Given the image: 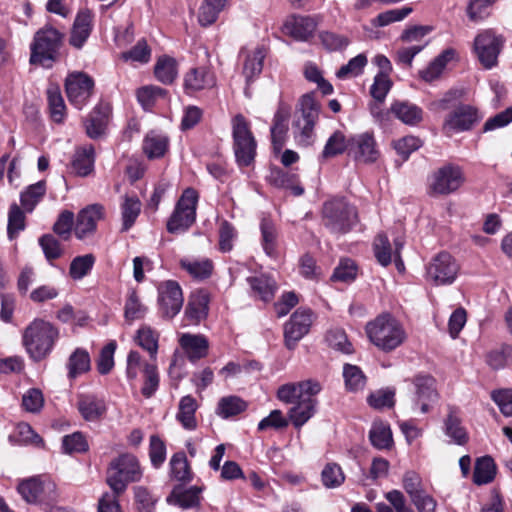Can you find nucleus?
<instances>
[{"label":"nucleus","instance_id":"21","mask_svg":"<svg viewBox=\"0 0 512 512\" xmlns=\"http://www.w3.org/2000/svg\"><path fill=\"white\" fill-rule=\"evenodd\" d=\"M103 217V206L99 204L89 205L82 209L77 216L75 224V235L78 239H84L93 234L97 222Z\"/></svg>","mask_w":512,"mask_h":512},{"label":"nucleus","instance_id":"38","mask_svg":"<svg viewBox=\"0 0 512 512\" xmlns=\"http://www.w3.org/2000/svg\"><path fill=\"white\" fill-rule=\"evenodd\" d=\"M496 475V464L492 457L483 456L476 460L473 472V482L484 485L492 482Z\"/></svg>","mask_w":512,"mask_h":512},{"label":"nucleus","instance_id":"9","mask_svg":"<svg viewBox=\"0 0 512 512\" xmlns=\"http://www.w3.org/2000/svg\"><path fill=\"white\" fill-rule=\"evenodd\" d=\"M464 181L465 176L461 167L447 164L437 169L430 176L428 193L432 196L449 195L457 191Z\"/></svg>","mask_w":512,"mask_h":512},{"label":"nucleus","instance_id":"60","mask_svg":"<svg viewBox=\"0 0 512 512\" xmlns=\"http://www.w3.org/2000/svg\"><path fill=\"white\" fill-rule=\"evenodd\" d=\"M374 255L382 266H388L392 261L391 244L385 234H378L373 244Z\"/></svg>","mask_w":512,"mask_h":512},{"label":"nucleus","instance_id":"20","mask_svg":"<svg viewBox=\"0 0 512 512\" xmlns=\"http://www.w3.org/2000/svg\"><path fill=\"white\" fill-rule=\"evenodd\" d=\"M316 27L317 23L311 16L293 14L286 19L283 30L297 41H307L313 36Z\"/></svg>","mask_w":512,"mask_h":512},{"label":"nucleus","instance_id":"2","mask_svg":"<svg viewBox=\"0 0 512 512\" xmlns=\"http://www.w3.org/2000/svg\"><path fill=\"white\" fill-rule=\"evenodd\" d=\"M59 332L50 322L34 319L22 333V344L35 362L44 360L52 351Z\"/></svg>","mask_w":512,"mask_h":512},{"label":"nucleus","instance_id":"36","mask_svg":"<svg viewBox=\"0 0 512 512\" xmlns=\"http://www.w3.org/2000/svg\"><path fill=\"white\" fill-rule=\"evenodd\" d=\"M455 55L456 51L453 48L445 49L425 69L419 72L420 77L426 82L434 81L441 75L447 63L451 61Z\"/></svg>","mask_w":512,"mask_h":512},{"label":"nucleus","instance_id":"11","mask_svg":"<svg viewBox=\"0 0 512 512\" xmlns=\"http://www.w3.org/2000/svg\"><path fill=\"white\" fill-rule=\"evenodd\" d=\"M94 80L84 72L70 73L65 80V91L69 102L77 109H82L94 91Z\"/></svg>","mask_w":512,"mask_h":512},{"label":"nucleus","instance_id":"23","mask_svg":"<svg viewBox=\"0 0 512 512\" xmlns=\"http://www.w3.org/2000/svg\"><path fill=\"white\" fill-rule=\"evenodd\" d=\"M76 406L83 419L89 422L100 420L107 412L105 401L92 394L79 395Z\"/></svg>","mask_w":512,"mask_h":512},{"label":"nucleus","instance_id":"39","mask_svg":"<svg viewBox=\"0 0 512 512\" xmlns=\"http://www.w3.org/2000/svg\"><path fill=\"white\" fill-rule=\"evenodd\" d=\"M180 266L184 269L192 278L196 280L208 279L214 270L213 262L210 259L201 260H180Z\"/></svg>","mask_w":512,"mask_h":512},{"label":"nucleus","instance_id":"3","mask_svg":"<svg viewBox=\"0 0 512 512\" xmlns=\"http://www.w3.org/2000/svg\"><path fill=\"white\" fill-rule=\"evenodd\" d=\"M369 340L381 351L391 352L406 339L402 324L391 314L383 313L366 325Z\"/></svg>","mask_w":512,"mask_h":512},{"label":"nucleus","instance_id":"55","mask_svg":"<svg viewBox=\"0 0 512 512\" xmlns=\"http://www.w3.org/2000/svg\"><path fill=\"white\" fill-rule=\"evenodd\" d=\"M343 377L346 388L350 391H358L365 387L366 377L356 365L346 364L343 368Z\"/></svg>","mask_w":512,"mask_h":512},{"label":"nucleus","instance_id":"10","mask_svg":"<svg viewBox=\"0 0 512 512\" xmlns=\"http://www.w3.org/2000/svg\"><path fill=\"white\" fill-rule=\"evenodd\" d=\"M459 271L457 260L448 252H440L427 265L426 276L436 286L451 285Z\"/></svg>","mask_w":512,"mask_h":512},{"label":"nucleus","instance_id":"45","mask_svg":"<svg viewBox=\"0 0 512 512\" xmlns=\"http://www.w3.org/2000/svg\"><path fill=\"white\" fill-rule=\"evenodd\" d=\"M171 476L180 482L188 483L192 480L191 472L187 457L184 452L175 453L170 460Z\"/></svg>","mask_w":512,"mask_h":512},{"label":"nucleus","instance_id":"29","mask_svg":"<svg viewBox=\"0 0 512 512\" xmlns=\"http://www.w3.org/2000/svg\"><path fill=\"white\" fill-rule=\"evenodd\" d=\"M253 296L264 301L270 302L277 291L276 281L268 275L260 274L247 278Z\"/></svg>","mask_w":512,"mask_h":512},{"label":"nucleus","instance_id":"62","mask_svg":"<svg viewBox=\"0 0 512 512\" xmlns=\"http://www.w3.org/2000/svg\"><path fill=\"white\" fill-rule=\"evenodd\" d=\"M116 348V342L110 341L101 349L97 360V370L101 375H106L113 369Z\"/></svg>","mask_w":512,"mask_h":512},{"label":"nucleus","instance_id":"31","mask_svg":"<svg viewBox=\"0 0 512 512\" xmlns=\"http://www.w3.org/2000/svg\"><path fill=\"white\" fill-rule=\"evenodd\" d=\"M390 111L401 122L411 126L419 124L423 119L422 109L408 101H395L391 105Z\"/></svg>","mask_w":512,"mask_h":512},{"label":"nucleus","instance_id":"22","mask_svg":"<svg viewBox=\"0 0 512 512\" xmlns=\"http://www.w3.org/2000/svg\"><path fill=\"white\" fill-rule=\"evenodd\" d=\"M179 345L192 363L208 355L209 341L202 334L184 333L179 338Z\"/></svg>","mask_w":512,"mask_h":512},{"label":"nucleus","instance_id":"12","mask_svg":"<svg viewBox=\"0 0 512 512\" xmlns=\"http://www.w3.org/2000/svg\"><path fill=\"white\" fill-rule=\"evenodd\" d=\"M480 119L476 107L461 103L446 115L442 130L447 135L469 131Z\"/></svg>","mask_w":512,"mask_h":512},{"label":"nucleus","instance_id":"35","mask_svg":"<svg viewBox=\"0 0 512 512\" xmlns=\"http://www.w3.org/2000/svg\"><path fill=\"white\" fill-rule=\"evenodd\" d=\"M289 111L284 107H279L273 118V125L271 127V140L275 151H280L285 142V135L287 133V120Z\"/></svg>","mask_w":512,"mask_h":512},{"label":"nucleus","instance_id":"64","mask_svg":"<svg viewBox=\"0 0 512 512\" xmlns=\"http://www.w3.org/2000/svg\"><path fill=\"white\" fill-rule=\"evenodd\" d=\"M357 267L352 259H342L331 276L333 281L349 282L355 279Z\"/></svg>","mask_w":512,"mask_h":512},{"label":"nucleus","instance_id":"6","mask_svg":"<svg viewBox=\"0 0 512 512\" xmlns=\"http://www.w3.org/2000/svg\"><path fill=\"white\" fill-rule=\"evenodd\" d=\"M233 149L239 166H250L256 156L257 142L250 128V123L242 114L232 119Z\"/></svg>","mask_w":512,"mask_h":512},{"label":"nucleus","instance_id":"61","mask_svg":"<svg viewBox=\"0 0 512 512\" xmlns=\"http://www.w3.org/2000/svg\"><path fill=\"white\" fill-rule=\"evenodd\" d=\"M321 479L326 488H336L344 482L345 476L339 465L329 463L322 470Z\"/></svg>","mask_w":512,"mask_h":512},{"label":"nucleus","instance_id":"52","mask_svg":"<svg viewBox=\"0 0 512 512\" xmlns=\"http://www.w3.org/2000/svg\"><path fill=\"white\" fill-rule=\"evenodd\" d=\"M39 245L48 262L61 258L64 254V248L61 243L52 234H44L39 238Z\"/></svg>","mask_w":512,"mask_h":512},{"label":"nucleus","instance_id":"15","mask_svg":"<svg viewBox=\"0 0 512 512\" xmlns=\"http://www.w3.org/2000/svg\"><path fill=\"white\" fill-rule=\"evenodd\" d=\"M313 313L307 308H298L290 317L289 321L284 325L285 346L289 350L296 347L300 341L310 330L312 325Z\"/></svg>","mask_w":512,"mask_h":512},{"label":"nucleus","instance_id":"54","mask_svg":"<svg viewBox=\"0 0 512 512\" xmlns=\"http://www.w3.org/2000/svg\"><path fill=\"white\" fill-rule=\"evenodd\" d=\"M264 54L261 49H256L246 56L243 65V74L247 82L259 75L263 69Z\"/></svg>","mask_w":512,"mask_h":512},{"label":"nucleus","instance_id":"49","mask_svg":"<svg viewBox=\"0 0 512 512\" xmlns=\"http://www.w3.org/2000/svg\"><path fill=\"white\" fill-rule=\"evenodd\" d=\"M95 263V256L93 254H85L75 257L69 267V276L73 280H80L87 276L92 270Z\"/></svg>","mask_w":512,"mask_h":512},{"label":"nucleus","instance_id":"8","mask_svg":"<svg viewBox=\"0 0 512 512\" xmlns=\"http://www.w3.org/2000/svg\"><path fill=\"white\" fill-rule=\"evenodd\" d=\"M198 193L193 188L184 190L167 222V231L172 234L186 231L196 219Z\"/></svg>","mask_w":512,"mask_h":512},{"label":"nucleus","instance_id":"17","mask_svg":"<svg viewBox=\"0 0 512 512\" xmlns=\"http://www.w3.org/2000/svg\"><path fill=\"white\" fill-rule=\"evenodd\" d=\"M158 302L164 317L173 318L183 305V293L180 285L173 280L162 282L158 287Z\"/></svg>","mask_w":512,"mask_h":512},{"label":"nucleus","instance_id":"24","mask_svg":"<svg viewBox=\"0 0 512 512\" xmlns=\"http://www.w3.org/2000/svg\"><path fill=\"white\" fill-rule=\"evenodd\" d=\"M92 18L91 11L87 9L77 13L69 38L71 46L77 49L83 47L92 31Z\"/></svg>","mask_w":512,"mask_h":512},{"label":"nucleus","instance_id":"50","mask_svg":"<svg viewBox=\"0 0 512 512\" xmlns=\"http://www.w3.org/2000/svg\"><path fill=\"white\" fill-rule=\"evenodd\" d=\"M349 139H346L340 131H335L327 140L322 156L324 158L335 157L343 152L348 153Z\"/></svg>","mask_w":512,"mask_h":512},{"label":"nucleus","instance_id":"28","mask_svg":"<svg viewBox=\"0 0 512 512\" xmlns=\"http://www.w3.org/2000/svg\"><path fill=\"white\" fill-rule=\"evenodd\" d=\"M315 395L307 394L289 410V419L296 428L303 426L315 413Z\"/></svg>","mask_w":512,"mask_h":512},{"label":"nucleus","instance_id":"56","mask_svg":"<svg viewBox=\"0 0 512 512\" xmlns=\"http://www.w3.org/2000/svg\"><path fill=\"white\" fill-rule=\"evenodd\" d=\"M395 389H380L367 397L368 404L374 409L392 408L395 404Z\"/></svg>","mask_w":512,"mask_h":512},{"label":"nucleus","instance_id":"47","mask_svg":"<svg viewBox=\"0 0 512 512\" xmlns=\"http://www.w3.org/2000/svg\"><path fill=\"white\" fill-rule=\"evenodd\" d=\"M159 335L149 326H142L137 331L136 342L145 349L151 360H155L158 352Z\"/></svg>","mask_w":512,"mask_h":512},{"label":"nucleus","instance_id":"18","mask_svg":"<svg viewBox=\"0 0 512 512\" xmlns=\"http://www.w3.org/2000/svg\"><path fill=\"white\" fill-rule=\"evenodd\" d=\"M412 383L415 387L414 408H419L423 414L428 413L438 400L435 379L430 375L420 374L413 378Z\"/></svg>","mask_w":512,"mask_h":512},{"label":"nucleus","instance_id":"19","mask_svg":"<svg viewBox=\"0 0 512 512\" xmlns=\"http://www.w3.org/2000/svg\"><path fill=\"white\" fill-rule=\"evenodd\" d=\"M320 391V383L313 380L287 383L278 388L277 398L284 403L295 404L307 394L317 395Z\"/></svg>","mask_w":512,"mask_h":512},{"label":"nucleus","instance_id":"59","mask_svg":"<svg viewBox=\"0 0 512 512\" xmlns=\"http://www.w3.org/2000/svg\"><path fill=\"white\" fill-rule=\"evenodd\" d=\"M496 0H470L466 12L472 22H479L490 15V8Z\"/></svg>","mask_w":512,"mask_h":512},{"label":"nucleus","instance_id":"5","mask_svg":"<svg viewBox=\"0 0 512 512\" xmlns=\"http://www.w3.org/2000/svg\"><path fill=\"white\" fill-rule=\"evenodd\" d=\"M143 476L137 457L123 453L114 458L106 471V484L116 493H124L130 483L139 482Z\"/></svg>","mask_w":512,"mask_h":512},{"label":"nucleus","instance_id":"34","mask_svg":"<svg viewBox=\"0 0 512 512\" xmlns=\"http://www.w3.org/2000/svg\"><path fill=\"white\" fill-rule=\"evenodd\" d=\"M197 407L198 405L194 397L187 395L181 398L176 418L181 423L183 428L187 430L196 429L197 421L195 413Z\"/></svg>","mask_w":512,"mask_h":512},{"label":"nucleus","instance_id":"57","mask_svg":"<svg viewBox=\"0 0 512 512\" xmlns=\"http://www.w3.org/2000/svg\"><path fill=\"white\" fill-rule=\"evenodd\" d=\"M262 234V246L265 253L274 256L276 252L277 232L274 224L267 219H263L260 224Z\"/></svg>","mask_w":512,"mask_h":512},{"label":"nucleus","instance_id":"51","mask_svg":"<svg viewBox=\"0 0 512 512\" xmlns=\"http://www.w3.org/2000/svg\"><path fill=\"white\" fill-rule=\"evenodd\" d=\"M121 208L123 220L122 231H127L135 223L141 210V203L136 197L126 196Z\"/></svg>","mask_w":512,"mask_h":512},{"label":"nucleus","instance_id":"48","mask_svg":"<svg viewBox=\"0 0 512 512\" xmlns=\"http://www.w3.org/2000/svg\"><path fill=\"white\" fill-rule=\"evenodd\" d=\"M46 193L45 181H39L30 185L21 193V205L27 212L33 211L37 203L43 198Z\"/></svg>","mask_w":512,"mask_h":512},{"label":"nucleus","instance_id":"58","mask_svg":"<svg viewBox=\"0 0 512 512\" xmlns=\"http://www.w3.org/2000/svg\"><path fill=\"white\" fill-rule=\"evenodd\" d=\"M145 313L146 307L140 302L137 292L135 290L130 291L124 308L125 319L131 322L143 318Z\"/></svg>","mask_w":512,"mask_h":512},{"label":"nucleus","instance_id":"44","mask_svg":"<svg viewBox=\"0 0 512 512\" xmlns=\"http://www.w3.org/2000/svg\"><path fill=\"white\" fill-rule=\"evenodd\" d=\"M371 444L379 449H389L393 445L392 432L388 425L383 422H375L369 432Z\"/></svg>","mask_w":512,"mask_h":512},{"label":"nucleus","instance_id":"25","mask_svg":"<svg viewBox=\"0 0 512 512\" xmlns=\"http://www.w3.org/2000/svg\"><path fill=\"white\" fill-rule=\"evenodd\" d=\"M203 491L202 486H191L184 489L182 486H175L171 494L167 497V502L177 505L182 509H189L200 506V494Z\"/></svg>","mask_w":512,"mask_h":512},{"label":"nucleus","instance_id":"13","mask_svg":"<svg viewBox=\"0 0 512 512\" xmlns=\"http://www.w3.org/2000/svg\"><path fill=\"white\" fill-rule=\"evenodd\" d=\"M18 492L28 503L49 504L56 500L55 484L40 477L22 481L18 485Z\"/></svg>","mask_w":512,"mask_h":512},{"label":"nucleus","instance_id":"53","mask_svg":"<svg viewBox=\"0 0 512 512\" xmlns=\"http://www.w3.org/2000/svg\"><path fill=\"white\" fill-rule=\"evenodd\" d=\"M144 383L141 393L145 398H151L159 387V374L154 363H145L143 367Z\"/></svg>","mask_w":512,"mask_h":512},{"label":"nucleus","instance_id":"46","mask_svg":"<svg viewBox=\"0 0 512 512\" xmlns=\"http://www.w3.org/2000/svg\"><path fill=\"white\" fill-rule=\"evenodd\" d=\"M168 148V138L151 132L143 141V151L148 158L162 157Z\"/></svg>","mask_w":512,"mask_h":512},{"label":"nucleus","instance_id":"30","mask_svg":"<svg viewBox=\"0 0 512 512\" xmlns=\"http://www.w3.org/2000/svg\"><path fill=\"white\" fill-rule=\"evenodd\" d=\"M269 182L276 188L290 190L294 196H301L304 193L298 176L289 171L273 169L269 176Z\"/></svg>","mask_w":512,"mask_h":512},{"label":"nucleus","instance_id":"1","mask_svg":"<svg viewBox=\"0 0 512 512\" xmlns=\"http://www.w3.org/2000/svg\"><path fill=\"white\" fill-rule=\"evenodd\" d=\"M322 223L330 233L344 235L359 223L358 209L344 197H335L323 203Z\"/></svg>","mask_w":512,"mask_h":512},{"label":"nucleus","instance_id":"14","mask_svg":"<svg viewBox=\"0 0 512 512\" xmlns=\"http://www.w3.org/2000/svg\"><path fill=\"white\" fill-rule=\"evenodd\" d=\"M348 156L362 164L375 163L380 151L373 134L365 132L349 138Z\"/></svg>","mask_w":512,"mask_h":512},{"label":"nucleus","instance_id":"27","mask_svg":"<svg viewBox=\"0 0 512 512\" xmlns=\"http://www.w3.org/2000/svg\"><path fill=\"white\" fill-rule=\"evenodd\" d=\"M109 107L107 105H97L89 114L85 129L87 135L92 139H97L105 132L108 124Z\"/></svg>","mask_w":512,"mask_h":512},{"label":"nucleus","instance_id":"16","mask_svg":"<svg viewBox=\"0 0 512 512\" xmlns=\"http://www.w3.org/2000/svg\"><path fill=\"white\" fill-rule=\"evenodd\" d=\"M503 40L492 30H485L474 40V49L479 61L485 68H492L502 48Z\"/></svg>","mask_w":512,"mask_h":512},{"label":"nucleus","instance_id":"26","mask_svg":"<svg viewBox=\"0 0 512 512\" xmlns=\"http://www.w3.org/2000/svg\"><path fill=\"white\" fill-rule=\"evenodd\" d=\"M215 85V76L207 67L190 69L184 78V88L187 91L208 89Z\"/></svg>","mask_w":512,"mask_h":512},{"label":"nucleus","instance_id":"33","mask_svg":"<svg viewBox=\"0 0 512 512\" xmlns=\"http://www.w3.org/2000/svg\"><path fill=\"white\" fill-rule=\"evenodd\" d=\"M209 298L205 292L193 294L190 298L185 315L191 323L197 324L208 314Z\"/></svg>","mask_w":512,"mask_h":512},{"label":"nucleus","instance_id":"41","mask_svg":"<svg viewBox=\"0 0 512 512\" xmlns=\"http://www.w3.org/2000/svg\"><path fill=\"white\" fill-rule=\"evenodd\" d=\"M445 434L457 445H464L468 442V434L461 424V419L456 415L454 409H450L444 422Z\"/></svg>","mask_w":512,"mask_h":512},{"label":"nucleus","instance_id":"7","mask_svg":"<svg viewBox=\"0 0 512 512\" xmlns=\"http://www.w3.org/2000/svg\"><path fill=\"white\" fill-rule=\"evenodd\" d=\"M300 108L295 114L293 130L296 140L304 146L311 142L314 126L318 120L319 107L313 96L306 94L300 99Z\"/></svg>","mask_w":512,"mask_h":512},{"label":"nucleus","instance_id":"32","mask_svg":"<svg viewBox=\"0 0 512 512\" xmlns=\"http://www.w3.org/2000/svg\"><path fill=\"white\" fill-rule=\"evenodd\" d=\"M94 161H95V151L92 145H87L81 148H78L72 160V168L74 172L81 176L85 177L89 175L94 169Z\"/></svg>","mask_w":512,"mask_h":512},{"label":"nucleus","instance_id":"4","mask_svg":"<svg viewBox=\"0 0 512 512\" xmlns=\"http://www.w3.org/2000/svg\"><path fill=\"white\" fill-rule=\"evenodd\" d=\"M63 40L64 34L52 26L39 29L30 45V64L51 68L60 58Z\"/></svg>","mask_w":512,"mask_h":512},{"label":"nucleus","instance_id":"40","mask_svg":"<svg viewBox=\"0 0 512 512\" xmlns=\"http://www.w3.org/2000/svg\"><path fill=\"white\" fill-rule=\"evenodd\" d=\"M68 377L74 379L77 376L90 370L91 360L89 353L83 348H77L70 355L66 364Z\"/></svg>","mask_w":512,"mask_h":512},{"label":"nucleus","instance_id":"42","mask_svg":"<svg viewBox=\"0 0 512 512\" xmlns=\"http://www.w3.org/2000/svg\"><path fill=\"white\" fill-rule=\"evenodd\" d=\"M47 101L53 121L56 123L63 122L66 115V105L58 86L48 88Z\"/></svg>","mask_w":512,"mask_h":512},{"label":"nucleus","instance_id":"43","mask_svg":"<svg viewBox=\"0 0 512 512\" xmlns=\"http://www.w3.org/2000/svg\"><path fill=\"white\" fill-rule=\"evenodd\" d=\"M156 78L163 84H171L178 75L177 62L169 56L160 57L155 65Z\"/></svg>","mask_w":512,"mask_h":512},{"label":"nucleus","instance_id":"63","mask_svg":"<svg viewBox=\"0 0 512 512\" xmlns=\"http://www.w3.org/2000/svg\"><path fill=\"white\" fill-rule=\"evenodd\" d=\"M74 224V214L69 210L62 211L53 225V232L63 240H69Z\"/></svg>","mask_w":512,"mask_h":512},{"label":"nucleus","instance_id":"37","mask_svg":"<svg viewBox=\"0 0 512 512\" xmlns=\"http://www.w3.org/2000/svg\"><path fill=\"white\" fill-rule=\"evenodd\" d=\"M247 407V402L239 396H225L218 401L216 414L223 419H228L241 414Z\"/></svg>","mask_w":512,"mask_h":512}]
</instances>
